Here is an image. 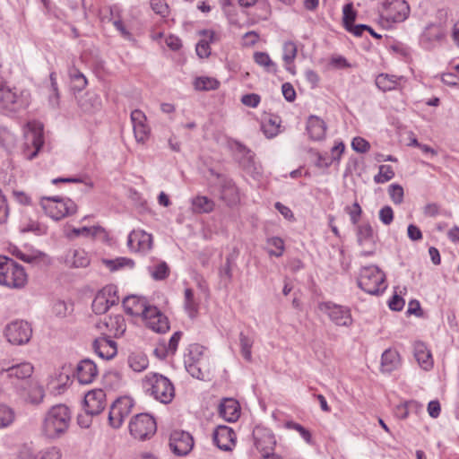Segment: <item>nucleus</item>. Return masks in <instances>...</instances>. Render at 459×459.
I'll use <instances>...</instances> for the list:
<instances>
[{
    "label": "nucleus",
    "instance_id": "f257e3e1",
    "mask_svg": "<svg viewBox=\"0 0 459 459\" xmlns=\"http://www.w3.org/2000/svg\"><path fill=\"white\" fill-rule=\"evenodd\" d=\"M70 411L67 406H53L47 413L42 426L43 434L48 438H56L66 431L70 423Z\"/></svg>",
    "mask_w": 459,
    "mask_h": 459
},
{
    "label": "nucleus",
    "instance_id": "f03ea898",
    "mask_svg": "<svg viewBox=\"0 0 459 459\" xmlns=\"http://www.w3.org/2000/svg\"><path fill=\"white\" fill-rule=\"evenodd\" d=\"M143 387L153 398L162 403H169L175 396L170 380L158 373H149L143 379Z\"/></svg>",
    "mask_w": 459,
    "mask_h": 459
},
{
    "label": "nucleus",
    "instance_id": "7ed1b4c3",
    "mask_svg": "<svg viewBox=\"0 0 459 459\" xmlns=\"http://www.w3.org/2000/svg\"><path fill=\"white\" fill-rule=\"evenodd\" d=\"M385 273L376 265H368L361 268L358 279L359 287L371 295H378L385 286Z\"/></svg>",
    "mask_w": 459,
    "mask_h": 459
},
{
    "label": "nucleus",
    "instance_id": "20e7f679",
    "mask_svg": "<svg viewBox=\"0 0 459 459\" xmlns=\"http://www.w3.org/2000/svg\"><path fill=\"white\" fill-rule=\"evenodd\" d=\"M24 156L33 160L44 144L43 124L36 120L28 122L24 127Z\"/></svg>",
    "mask_w": 459,
    "mask_h": 459
},
{
    "label": "nucleus",
    "instance_id": "39448f33",
    "mask_svg": "<svg viewBox=\"0 0 459 459\" xmlns=\"http://www.w3.org/2000/svg\"><path fill=\"white\" fill-rule=\"evenodd\" d=\"M41 206L46 213L55 221L72 215L77 210V206L73 200L59 196L43 197Z\"/></svg>",
    "mask_w": 459,
    "mask_h": 459
},
{
    "label": "nucleus",
    "instance_id": "423d86ee",
    "mask_svg": "<svg viewBox=\"0 0 459 459\" xmlns=\"http://www.w3.org/2000/svg\"><path fill=\"white\" fill-rule=\"evenodd\" d=\"M156 421L148 413L135 415L129 423L130 434L139 440L150 438L156 433Z\"/></svg>",
    "mask_w": 459,
    "mask_h": 459
},
{
    "label": "nucleus",
    "instance_id": "0eeeda50",
    "mask_svg": "<svg viewBox=\"0 0 459 459\" xmlns=\"http://www.w3.org/2000/svg\"><path fill=\"white\" fill-rule=\"evenodd\" d=\"M26 283L27 274L24 268L10 258L0 278V285L12 289H21Z\"/></svg>",
    "mask_w": 459,
    "mask_h": 459
},
{
    "label": "nucleus",
    "instance_id": "6e6552de",
    "mask_svg": "<svg viewBox=\"0 0 459 459\" xmlns=\"http://www.w3.org/2000/svg\"><path fill=\"white\" fill-rule=\"evenodd\" d=\"M318 309L326 314L336 325L350 326L352 324L351 310L346 307L327 301L319 303Z\"/></svg>",
    "mask_w": 459,
    "mask_h": 459
},
{
    "label": "nucleus",
    "instance_id": "1a4fd4ad",
    "mask_svg": "<svg viewBox=\"0 0 459 459\" xmlns=\"http://www.w3.org/2000/svg\"><path fill=\"white\" fill-rule=\"evenodd\" d=\"M32 330L28 322L15 320L6 325L4 334L7 341L15 345H22L30 341Z\"/></svg>",
    "mask_w": 459,
    "mask_h": 459
},
{
    "label": "nucleus",
    "instance_id": "9d476101",
    "mask_svg": "<svg viewBox=\"0 0 459 459\" xmlns=\"http://www.w3.org/2000/svg\"><path fill=\"white\" fill-rule=\"evenodd\" d=\"M118 301L117 287L115 285H108L95 296L91 305L92 310L96 314H104L110 307L117 305Z\"/></svg>",
    "mask_w": 459,
    "mask_h": 459
},
{
    "label": "nucleus",
    "instance_id": "9b49d317",
    "mask_svg": "<svg viewBox=\"0 0 459 459\" xmlns=\"http://www.w3.org/2000/svg\"><path fill=\"white\" fill-rule=\"evenodd\" d=\"M356 237L359 246L363 248L361 255L365 256L372 255L375 253L377 237L370 223L364 222L357 225Z\"/></svg>",
    "mask_w": 459,
    "mask_h": 459
},
{
    "label": "nucleus",
    "instance_id": "f8f14e48",
    "mask_svg": "<svg viewBox=\"0 0 459 459\" xmlns=\"http://www.w3.org/2000/svg\"><path fill=\"white\" fill-rule=\"evenodd\" d=\"M410 7L404 0H385L383 4L382 17L388 22H403L409 15Z\"/></svg>",
    "mask_w": 459,
    "mask_h": 459
},
{
    "label": "nucleus",
    "instance_id": "ddd939ff",
    "mask_svg": "<svg viewBox=\"0 0 459 459\" xmlns=\"http://www.w3.org/2000/svg\"><path fill=\"white\" fill-rule=\"evenodd\" d=\"M134 406L133 401L128 397L117 399L109 409L108 421L112 428H119Z\"/></svg>",
    "mask_w": 459,
    "mask_h": 459
},
{
    "label": "nucleus",
    "instance_id": "4468645a",
    "mask_svg": "<svg viewBox=\"0 0 459 459\" xmlns=\"http://www.w3.org/2000/svg\"><path fill=\"white\" fill-rule=\"evenodd\" d=\"M169 446L176 455L185 456L192 451L194 447V438L186 431L174 430L170 434Z\"/></svg>",
    "mask_w": 459,
    "mask_h": 459
},
{
    "label": "nucleus",
    "instance_id": "2eb2a0df",
    "mask_svg": "<svg viewBox=\"0 0 459 459\" xmlns=\"http://www.w3.org/2000/svg\"><path fill=\"white\" fill-rule=\"evenodd\" d=\"M255 446L264 458H269L274 450L276 440L271 430L264 428H255L253 431Z\"/></svg>",
    "mask_w": 459,
    "mask_h": 459
},
{
    "label": "nucleus",
    "instance_id": "dca6fc26",
    "mask_svg": "<svg viewBox=\"0 0 459 459\" xmlns=\"http://www.w3.org/2000/svg\"><path fill=\"white\" fill-rule=\"evenodd\" d=\"M23 107V102L15 89L0 84V112H15Z\"/></svg>",
    "mask_w": 459,
    "mask_h": 459
},
{
    "label": "nucleus",
    "instance_id": "f3484780",
    "mask_svg": "<svg viewBox=\"0 0 459 459\" xmlns=\"http://www.w3.org/2000/svg\"><path fill=\"white\" fill-rule=\"evenodd\" d=\"M106 405V394L102 389L89 391L84 396L83 406L88 415L100 414Z\"/></svg>",
    "mask_w": 459,
    "mask_h": 459
},
{
    "label": "nucleus",
    "instance_id": "a211bd4d",
    "mask_svg": "<svg viewBox=\"0 0 459 459\" xmlns=\"http://www.w3.org/2000/svg\"><path fill=\"white\" fill-rule=\"evenodd\" d=\"M143 317L147 327L156 333H165L169 329L168 318L154 306L145 308Z\"/></svg>",
    "mask_w": 459,
    "mask_h": 459
},
{
    "label": "nucleus",
    "instance_id": "6ab92c4d",
    "mask_svg": "<svg viewBox=\"0 0 459 459\" xmlns=\"http://www.w3.org/2000/svg\"><path fill=\"white\" fill-rule=\"evenodd\" d=\"M213 443L223 451H230L236 444L234 430L224 425L218 426L212 435Z\"/></svg>",
    "mask_w": 459,
    "mask_h": 459
},
{
    "label": "nucleus",
    "instance_id": "aec40b11",
    "mask_svg": "<svg viewBox=\"0 0 459 459\" xmlns=\"http://www.w3.org/2000/svg\"><path fill=\"white\" fill-rule=\"evenodd\" d=\"M127 246L132 251L147 252L152 248V237L144 230H134L128 236Z\"/></svg>",
    "mask_w": 459,
    "mask_h": 459
},
{
    "label": "nucleus",
    "instance_id": "412c9836",
    "mask_svg": "<svg viewBox=\"0 0 459 459\" xmlns=\"http://www.w3.org/2000/svg\"><path fill=\"white\" fill-rule=\"evenodd\" d=\"M445 35V29L440 23H430L425 27L421 33L420 43L429 48L443 40Z\"/></svg>",
    "mask_w": 459,
    "mask_h": 459
},
{
    "label": "nucleus",
    "instance_id": "4be33fe9",
    "mask_svg": "<svg viewBox=\"0 0 459 459\" xmlns=\"http://www.w3.org/2000/svg\"><path fill=\"white\" fill-rule=\"evenodd\" d=\"M134 134L138 143H144L148 138L150 129L145 124L146 117L143 112L134 109L131 113Z\"/></svg>",
    "mask_w": 459,
    "mask_h": 459
},
{
    "label": "nucleus",
    "instance_id": "5701e85b",
    "mask_svg": "<svg viewBox=\"0 0 459 459\" xmlns=\"http://www.w3.org/2000/svg\"><path fill=\"white\" fill-rule=\"evenodd\" d=\"M221 198L229 206H233L239 203L240 197L238 189L232 179L227 178H221Z\"/></svg>",
    "mask_w": 459,
    "mask_h": 459
},
{
    "label": "nucleus",
    "instance_id": "b1692460",
    "mask_svg": "<svg viewBox=\"0 0 459 459\" xmlns=\"http://www.w3.org/2000/svg\"><path fill=\"white\" fill-rule=\"evenodd\" d=\"M97 375V366L92 360L85 359L78 363L76 367V376L81 384L86 385L91 383Z\"/></svg>",
    "mask_w": 459,
    "mask_h": 459
},
{
    "label": "nucleus",
    "instance_id": "393cba45",
    "mask_svg": "<svg viewBox=\"0 0 459 459\" xmlns=\"http://www.w3.org/2000/svg\"><path fill=\"white\" fill-rule=\"evenodd\" d=\"M63 259L67 266L74 268L86 267L91 263L88 254L82 248L69 249Z\"/></svg>",
    "mask_w": 459,
    "mask_h": 459
},
{
    "label": "nucleus",
    "instance_id": "a878e982",
    "mask_svg": "<svg viewBox=\"0 0 459 459\" xmlns=\"http://www.w3.org/2000/svg\"><path fill=\"white\" fill-rule=\"evenodd\" d=\"M238 150L242 154L239 158L240 166L247 173L255 178L260 173V166L255 160V154L244 145H239Z\"/></svg>",
    "mask_w": 459,
    "mask_h": 459
},
{
    "label": "nucleus",
    "instance_id": "bb28decb",
    "mask_svg": "<svg viewBox=\"0 0 459 459\" xmlns=\"http://www.w3.org/2000/svg\"><path fill=\"white\" fill-rule=\"evenodd\" d=\"M220 415L227 421H235L240 415V407L237 400L224 398L219 405Z\"/></svg>",
    "mask_w": 459,
    "mask_h": 459
},
{
    "label": "nucleus",
    "instance_id": "cd10ccee",
    "mask_svg": "<svg viewBox=\"0 0 459 459\" xmlns=\"http://www.w3.org/2000/svg\"><path fill=\"white\" fill-rule=\"evenodd\" d=\"M93 350L100 358L110 359L117 354V343L107 338H98L93 342Z\"/></svg>",
    "mask_w": 459,
    "mask_h": 459
},
{
    "label": "nucleus",
    "instance_id": "c85d7f7f",
    "mask_svg": "<svg viewBox=\"0 0 459 459\" xmlns=\"http://www.w3.org/2000/svg\"><path fill=\"white\" fill-rule=\"evenodd\" d=\"M307 131L312 140L320 141L325 135L326 125L320 117L310 116L307 124Z\"/></svg>",
    "mask_w": 459,
    "mask_h": 459
},
{
    "label": "nucleus",
    "instance_id": "c756f323",
    "mask_svg": "<svg viewBox=\"0 0 459 459\" xmlns=\"http://www.w3.org/2000/svg\"><path fill=\"white\" fill-rule=\"evenodd\" d=\"M125 311L131 316L144 315V309L150 308L143 299L136 296H128L123 299Z\"/></svg>",
    "mask_w": 459,
    "mask_h": 459
},
{
    "label": "nucleus",
    "instance_id": "7c9ffc66",
    "mask_svg": "<svg viewBox=\"0 0 459 459\" xmlns=\"http://www.w3.org/2000/svg\"><path fill=\"white\" fill-rule=\"evenodd\" d=\"M414 357L419 365L425 370L431 368L433 359L430 351L425 343L417 342L414 343Z\"/></svg>",
    "mask_w": 459,
    "mask_h": 459
},
{
    "label": "nucleus",
    "instance_id": "2f4dec72",
    "mask_svg": "<svg viewBox=\"0 0 459 459\" xmlns=\"http://www.w3.org/2000/svg\"><path fill=\"white\" fill-rule=\"evenodd\" d=\"M215 203L205 195H196L191 199V211L194 213H210L214 210Z\"/></svg>",
    "mask_w": 459,
    "mask_h": 459
},
{
    "label": "nucleus",
    "instance_id": "473e14b6",
    "mask_svg": "<svg viewBox=\"0 0 459 459\" xmlns=\"http://www.w3.org/2000/svg\"><path fill=\"white\" fill-rule=\"evenodd\" d=\"M399 364L400 358L396 351L388 349L383 352L381 357L382 372L390 373L396 369Z\"/></svg>",
    "mask_w": 459,
    "mask_h": 459
},
{
    "label": "nucleus",
    "instance_id": "72a5a7b5",
    "mask_svg": "<svg viewBox=\"0 0 459 459\" xmlns=\"http://www.w3.org/2000/svg\"><path fill=\"white\" fill-rule=\"evenodd\" d=\"M9 377H16L18 379H25L30 377L33 372V367L30 363L23 362L13 365L4 369Z\"/></svg>",
    "mask_w": 459,
    "mask_h": 459
},
{
    "label": "nucleus",
    "instance_id": "f704fd0d",
    "mask_svg": "<svg viewBox=\"0 0 459 459\" xmlns=\"http://www.w3.org/2000/svg\"><path fill=\"white\" fill-rule=\"evenodd\" d=\"M68 74L70 77L71 89L74 91H82L88 83L84 74L74 66L69 68Z\"/></svg>",
    "mask_w": 459,
    "mask_h": 459
},
{
    "label": "nucleus",
    "instance_id": "c9c22d12",
    "mask_svg": "<svg viewBox=\"0 0 459 459\" xmlns=\"http://www.w3.org/2000/svg\"><path fill=\"white\" fill-rule=\"evenodd\" d=\"M397 84V77L395 75L380 74L376 78V85L383 91L394 90Z\"/></svg>",
    "mask_w": 459,
    "mask_h": 459
},
{
    "label": "nucleus",
    "instance_id": "e433bc0d",
    "mask_svg": "<svg viewBox=\"0 0 459 459\" xmlns=\"http://www.w3.org/2000/svg\"><path fill=\"white\" fill-rule=\"evenodd\" d=\"M148 358L142 353H133L128 357V365L135 372H142L147 368Z\"/></svg>",
    "mask_w": 459,
    "mask_h": 459
},
{
    "label": "nucleus",
    "instance_id": "4c0bfd02",
    "mask_svg": "<svg viewBox=\"0 0 459 459\" xmlns=\"http://www.w3.org/2000/svg\"><path fill=\"white\" fill-rule=\"evenodd\" d=\"M421 408V405L415 401H409L395 406L394 414L397 418L404 420L408 417L411 411H417Z\"/></svg>",
    "mask_w": 459,
    "mask_h": 459
},
{
    "label": "nucleus",
    "instance_id": "58836bf2",
    "mask_svg": "<svg viewBox=\"0 0 459 459\" xmlns=\"http://www.w3.org/2000/svg\"><path fill=\"white\" fill-rule=\"evenodd\" d=\"M194 86L197 91H212L220 86V82L212 77L201 76L194 82Z\"/></svg>",
    "mask_w": 459,
    "mask_h": 459
},
{
    "label": "nucleus",
    "instance_id": "ea45409f",
    "mask_svg": "<svg viewBox=\"0 0 459 459\" xmlns=\"http://www.w3.org/2000/svg\"><path fill=\"white\" fill-rule=\"evenodd\" d=\"M103 264L112 272L126 266L133 268L134 265V262L132 259L126 257H117L116 259H104Z\"/></svg>",
    "mask_w": 459,
    "mask_h": 459
},
{
    "label": "nucleus",
    "instance_id": "a19ab883",
    "mask_svg": "<svg viewBox=\"0 0 459 459\" xmlns=\"http://www.w3.org/2000/svg\"><path fill=\"white\" fill-rule=\"evenodd\" d=\"M255 62L264 67L267 72H276V65L265 52H255L254 54Z\"/></svg>",
    "mask_w": 459,
    "mask_h": 459
},
{
    "label": "nucleus",
    "instance_id": "79ce46f5",
    "mask_svg": "<svg viewBox=\"0 0 459 459\" xmlns=\"http://www.w3.org/2000/svg\"><path fill=\"white\" fill-rule=\"evenodd\" d=\"M184 307L190 317L195 316L198 310V304L194 299V292L191 289L185 290Z\"/></svg>",
    "mask_w": 459,
    "mask_h": 459
},
{
    "label": "nucleus",
    "instance_id": "37998d69",
    "mask_svg": "<svg viewBox=\"0 0 459 459\" xmlns=\"http://www.w3.org/2000/svg\"><path fill=\"white\" fill-rule=\"evenodd\" d=\"M378 169V174L374 177V181L377 184H384L394 177V171L389 165H380Z\"/></svg>",
    "mask_w": 459,
    "mask_h": 459
},
{
    "label": "nucleus",
    "instance_id": "c03bdc74",
    "mask_svg": "<svg viewBox=\"0 0 459 459\" xmlns=\"http://www.w3.org/2000/svg\"><path fill=\"white\" fill-rule=\"evenodd\" d=\"M204 347L199 344H191L185 360L204 363Z\"/></svg>",
    "mask_w": 459,
    "mask_h": 459
},
{
    "label": "nucleus",
    "instance_id": "a18cd8bd",
    "mask_svg": "<svg viewBox=\"0 0 459 459\" xmlns=\"http://www.w3.org/2000/svg\"><path fill=\"white\" fill-rule=\"evenodd\" d=\"M152 277L156 281H161L169 275V266L165 262H160L153 267H149Z\"/></svg>",
    "mask_w": 459,
    "mask_h": 459
},
{
    "label": "nucleus",
    "instance_id": "49530a36",
    "mask_svg": "<svg viewBox=\"0 0 459 459\" xmlns=\"http://www.w3.org/2000/svg\"><path fill=\"white\" fill-rule=\"evenodd\" d=\"M267 245L273 247L274 249H269L268 253L270 255L280 257L282 255L284 251V242L279 237H272L267 239Z\"/></svg>",
    "mask_w": 459,
    "mask_h": 459
},
{
    "label": "nucleus",
    "instance_id": "de8ad7c7",
    "mask_svg": "<svg viewBox=\"0 0 459 459\" xmlns=\"http://www.w3.org/2000/svg\"><path fill=\"white\" fill-rule=\"evenodd\" d=\"M239 342H240L242 356L244 357V359L246 360L251 361V359H252L251 348L253 346V340L251 338H249L248 336L245 335L243 333H240Z\"/></svg>",
    "mask_w": 459,
    "mask_h": 459
},
{
    "label": "nucleus",
    "instance_id": "09e8293b",
    "mask_svg": "<svg viewBox=\"0 0 459 459\" xmlns=\"http://www.w3.org/2000/svg\"><path fill=\"white\" fill-rule=\"evenodd\" d=\"M343 17L342 22L346 30H350V27L353 24L356 19V12L353 10L352 4H347L343 6Z\"/></svg>",
    "mask_w": 459,
    "mask_h": 459
},
{
    "label": "nucleus",
    "instance_id": "8fccbe9b",
    "mask_svg": "<svg viewBox=\"0 0 459 459\" xmlns=\"http://www.w3.org/2000/svg\"><path fill=\"white\" fill-rule=\"evenodd\" d=\"M62 454L59 448L56 446L48 447L39 451L35 459H61Z\"/></svg>",
    "mask_w": 459,
    "mask_h": 459
},
{
    "label": "nucleus",
    "instance_id": "3c124183",
    "mask_svg": "<svg viewBox=\"0 0 459 459\" xmlns=\"http://www.w3.org/2000/svg\"><path fill=\"white\" fill-rule=\"evenodd\" d=\"M297 56V46L294 42H286L283 46V60L286 65H290L293 62Z\"/></svg>",
    "mask_w": 459,
    "mask_h": 459
},
{
    "label": "nucleus",
    "instance_id": "603ef678",
    "mask_svg": "<svg viewBox=\"0 0 459 459\" xmlns=\"http://www.w3.org/2000/svg\"><path fill=\"white\" fill-rule=\"evenodd\" d=\"M14 420V413L9 407L0 405V428L10 425Z\"/></svg>",
    "mask_w": 459,
    "mask_h": 459
},
{
    "label": "nucleus",
    "instance_id": "864d4df0",
    "mask_svg": "<svg viewBox=\"0 0 459 459\" xmlns=\"http://www.w3.org/2000/svg\"><path fill=\"white\" fill-rule=\"evenodd\" d=\"M390 198L395 204H400L403 201V188L398 184H392L388 187Z\"/></svg>",
    "mask_w": 459,
    "mask_h": 459
},
{
    "label": "nucleus",
    "instance_id": "5fc2aeb1",
    "mask_svg": "<svg viewBox=\"0 0 459 459\" xmlns=\"http://www.w3.org/2000/svg\"><path fill=\"white\" fill-rule=\"evenodd\" d=\"M280 121L278 118L270 119L268 124L262 126V130L267 138L275 136L279 132Z\"/></svg>",
    "mask_w": 459,
    "mask_h": 459
},
{
    "label": "nucleus",
    "instance_id": "6e6d98bb",
    "mask_svg": "<svg viewBox=\"0 0 459 459\" xmlns=\"http://www.w3.org/2000/svg\"><path fill=\"white\" fill-rule=\"evenodd\" d=\"M186 368L187 372L194 377L197 379H204V373L202 370V366L204 363L193 362L185 360Z\"/></svg>",
    "mask_w": 459,
    "mask_h": 459
},
{
    "label": "nucleus",
    "instance_id": "4d7b16f0",
    "mask_svg": "<svg viewBox=\"0 0 459 459\" xmlns=\"http://www.w3.org/2000/svg\"><path fill=\"white\" fill-rule=\"evenodd\" d=\"M220 277L226 283L231 281L232 279V269H231V257L227 256L225 264L220 268L219 271Z\"/></svg>",
    "mask_w": 459,
    "mask_h": 459
},
{
    "label": "nucleus",
    "instance_id": "13d9d810",
    "mask_svg": "<svg viewBox=\"0 0 459 459\" xmlns=\"http://www.w3.org/2000/svg\"><path fill=\"white\" fill-rule=\"evenodd\" d=\"M345 211L350 215L351 221L353 225H359L358 222L362 213V209L359 203L355 202L351 206H347Z\"/></svg>",
    "mask_w": 459,
    "mask_h": 459
},
{
    "label": "nucleus",
    "instance_id": "bf43d9fd",
    "mask_svg": "<svg viewBox=\"0 0 459 459\" xmlns=\"http://www.w3.org/2000/svg\"><path fill=\"white\" fill-rule=\"evenodd\" d=\"M286 428L297 430L307 444L311 443L312 437L310 432L300 424L294 421H287Z\"/></svg>",
    "mask_w": 459,
    "mask_h": 459
},
{
    "label": "nucleus",
    "instance_id": "052dcab7",
    "mask_svg": "<svg viewBox=\"0 0 459 459\" xmlns=\"http://www.w3.org/2000/svg\"><path fill=\"white\" fill-rule=\"evenodd\" d=\"M50 82H51V89L53 91V95L49 97V102L52 107L56 108L59 104V92L57 88V82L56 78V74L51 73L49 75Z\"/></svg>",
    "mask_w": 459,
    "mask_h": 459
},
{
    "label": "nucleus",
    "instance_id": "680f3d73",
    "mask_svg": "<svg viewBox=\"0 0 459 459\" xmlns=\"http://www.w3.org/2000/svg\"><path fill=\"white\" fill-rule=\"evenodd\" d=\"M351 147L355 152L359 153H365L369 150L370 144L364 138L358 136L353 138L351 142Z\"/></svg>",
    "mask_w": 459,
    "mask_h": 459
},
{
    "label": "nucleus",
    "instance_id": "e2e57ef3",
    "mask_svg": "<svg viewBox=\"0 0 459 459\" xmlns=\"http://www.w3.org/2000/svg\"><path fill=\"white\" fill-rule=\"evenodd\" d=\"M151 7L154 13L163 17L169 14V5L164 0H151Z\"/></svg>",
    "mask_w": 459,
    "mask_h": 459
},
{
    "label": "nucleus",
    "instance_id": "0e129e2a",
    "mask_svg": "<svg viewBox=\"0 0 459 459\" xmlns=\"http://www.w3.org/2000/svg\"><path fill=\"white\" fill-rule=\"evenodd\" d=\"M104 325L109 330H112L116 325V333L118 332L122 333L125 331L124 318L122 316H116L114 318L110 317L109 321L105 322Z\"/></svg>",
    "mask_w": 459,
    "mask_h": 459
},
{
    "label": "nucleus",
    "instance_id": "69168bd1",
    "mask_svg": "<svg viewBox=\"0 0 459 459\" xmlns=\"http://www.w3.org/2000/svg\"><path fill=\"white\" fill-rule=\"evenodd\" d=\"M379 219L385 225H390L394 221L393 209L385 205L379 211Z\"/></svg>",
    "mask_w": 459,
    "mask_h": 459
},
{
    "label": "nucleus",
    "instance_id": "338daca9",
    "mask_svg": "<svg viewBox=\"0 0 459 459\" xmlns=\"http://www.w3.org/2000/svg\"><path fill=\"white\" fill-rule=\"evenodd\" d=\"M195 50L199 57H208L211 54L209 42L204 39L200 40L196 45Z\"/></svg>",
    "mask_w": 459,
    "mask_h": 459
},
{
    "label": "nucleus",
    "instance_id": "774afa93",
    "mask_svg": "<svg viewBox=\"0 0 459 459\" xmlns=\"http://www.w3.org/2000/svg\"><path fill=\"white\" fill-rule=\"evenodd\" d=\"M241 102L247 107L255 108L260 102V96L255 93L243 95Z\"/></svg>",
    "mask_w": 459,
    "mask_h": 459
}]
</instances>
